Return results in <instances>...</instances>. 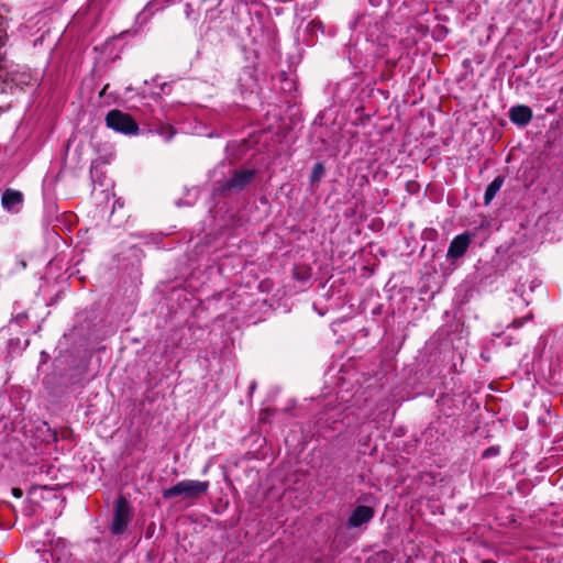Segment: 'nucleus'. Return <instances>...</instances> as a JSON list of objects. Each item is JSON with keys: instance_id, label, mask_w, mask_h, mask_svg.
Listing matches in <instances>:
<instances>
[{"instance_id": "1", "label": "nucleus", "mask_w": 563, "mask_h": 563, "mask_svg": "<svg viewBox=\"0 0 563 563\" xmlns=\"http://www.w3.org/2000/svg\"><path fill=\"white\" fill-rule=\"evenodd\" d=\"M209 489L208 481L184 479L176 485L166 488L162 492L164 499H170L176 496H181L187 499H198L205 495Z\"/></svg>"}, {"instance_id": "2", "label": "nucleus", "mask_w": 563, "mask_h": 563, "mask_svg": "<svg viewBox=\"0 0 563 563\" xmlns=\"http://www.w3.org/2000/svg\"><path fill=\"white\" fill-rule=\"evenodd\" d=\"M107 126L115 132L132 135L139 131V124L130 113L113 109L106 117Z\"/></svg>"}, {"instance_id": "3", "label": "nucleus", "mask_w": 563, "mask_h": 563, "mask_svg": "<svg viewBox=\"0 0 563 563\" xmlns=\"http://www.w3.org/2000/svg\"><path fill=\"white\" fill-rule=\"evenodd\" d=\"M132 519V508L129 500L120 495L115 501L113 520L111 525V532L113 534H121L125 531L129 522Z\"/></svg>"}, {"instance_id": "4", "label": "nucleus", "mask_w": 563, "mask_h": 563, "mask_svg": "<svg viewBox=\"0 0 563 563\" xmlns=\"http://www.w3.org/2000/svg\"><path fill=\"white\" fill-rule=\"evenodd\" d=\"M255 169H236L233 172L231 178L220 184L219 190L221 194L229 191H241L251 184V181L255 178Z\"/></svg>"}, {"instance_id": "5", "label": "nucleus", "mask_w": 563, "mask_h": 563, "mask_svg": "<svg viewBox=\"0 0 563 563\" xmlns=\"http://www.w3.org/2000/svg\"><path fill=\"white\" fill-rule=\"evenodd\" d=\"M472 242V234L470 233H462L453 238L451 241L446 257L449 260H459L465 255L467 252V249L470 247V244Z\"/></svg>"}, {"instance_id": "6", "label": "nucleus", "mask_w": 563, "mask_h": 563, "mask_svg": "<svg viewBox=\"0 0 563 563\" xmlns=\"http://www.w3.org/2000/svg\"><path fill=\"white\" fill-rule=\"evenodd\" d=\"M375 516V510L369 506H356L347 519L349 528H358L369 522Z\"/></svg>"}, {"instance_id": "7", "label": "nucleus", "mask_w": 563, "mask_h": 563, "mask_svg": "<svg viewBox=\"0 0 563 563\" xmlns=\"http://www.w3.org/2000/svg\"><path fill=\"white\" fill-rule=\"evenodd\" d=\"M532 110L530 107L526 104H517L510 108L509 110V119L512 123L526 126L532 120Z\"/></svg>"}, {"instance_id": "8", "label": "nucleus", "mask_w": 563, "mask_h": 563, "mask_svg": "<svg viewBox=\"0 0 563 563\" xmlns=\"http://www.w3.org/2000/svg\"><path fill=\"white\" fill-rule=\"evenodd\" d=\"M24 201V195L20 190L8 188L1 196L2 207L11 211L15 206L21 205Z\"/></svg>"}, {"instance_id": "9", "label": "nucleus", "mask_w": 563, "mask_h": 563, "mask_svg": "<svg viewBox=\"0 0 563 563\" xmlns=\"http://www.w3.org/2000/svg\"><path fill=\"white\" fill-rule=\"evenodd\" d=\"M505 177L504 176H497L486 188L484 194V205L488 206L492 200L495 198L497 192L500 190L501 186L504 185Z\"/></svg>"}, {"instance_id": "10", "label": "nucleus", "mask_w": 563, "mask_h": 563, "mask_svg": "<svg viewBox=\"0 0 563 563\" xmlns=\"http://www.w3.org/2000/svg\"><path fill=\"white\" fill-rule=\"evenodd\" d=\"M324 165L322 163H316L312 167L311 174H310V183L313 185L318 183L321 177L324 175Z\"/></svg>"}, {"instance_id": "11", "label": "nucleus", "mask_w": 563, "mask_h": 563, "mask_svg": "<svg viewBox=\"0 0 563 563\" xmlns=\"http://www.w3.org/2000/svg\"><path fill=\"white\" fill-rule=\"evenodd\" d=\"M9 35H8V25L0 20V52H5L4 48L8 45Z\"/></svg>"}, {"instance_id": "12", "label": "nucleus", "mask_w": 563, "mask_h": 563, "mask_svg": "<svg viewBox=\"0 0 563 563\" xmlns=\"http://www.w3.org/2000/svg\"><path fill=\"white\" fill-rule=\"evenodd\" d=\"M499 453H500V448L498 445H493L483 451L482 457L490 459V457L499 455Z\"/></svg>"}, {"instance_id": "13", "label": "nucleus", "mask_w": 563, "mask_h": 563, "mask_svg": "<svg viewBox=\"0 0 563 563\" xmlns=\"http://www.w3.org/2000/svg\"><path fill=\"white\" fill-rule=\"evenodd\" d=\"M529 319H532V314L528 316V317H525V318H517V319H514L512 322H511V327L514 329H518L520 327L523 325V323L529 320Z\"/></svg>"}, {"instance_id": "14", "label": "nucleus", "mask_w": 563, "mask_h": 563, "mask_svg": "<svg viewBox=\"0 0 563 563\" xmlns=\"http://www.w3.org/2000/svg\"><path fill=\"white\" fill-rule=\"evenodd\" d=\"M7 53L5 52H0V78L2 77V73L7 68Z\"/></svg>"}, {"instance_id": "15", "label": "nucleus", "mask_w": 563, "mask_h": 563, "mask_svg": "<svg viewBox=\"0 0 563 563\" xmlns=\"http://www.w3.org/2000/svg\"><path fill=\"white\" fill-rule=\"evenodd\" d=\"M11 494L15 497V498H21L23 496V492L21 488L19 487H13L11 489Z\"/></svg>"}, {"instance_id": "16", "label": "nucleus", "mask_w": 563, "mask_h": 563, "mask_svg": "<svg viewBox=\"0 0 563 563\" xmlns=\"http://www.w3.org/2000/svg\"><path fill=\"white\" fill-rule=\"evenodd\" d=\"M389 553L387 551H380L377 553V558L387 562L389 560Z\"/></svg>"}, {"instance_id": "17", "label": "nucleus", "mask_w": 563, "mask_h": 563, "mask_svg": "<svg viewBox=\"0 0 563 563\" xmlns=\"http://www.w3.org/2000/svg\"><path fill=\"white\" fill-rule=\"evenodd\" d=\"M164 130H167V132H168V134L166 136V140H170L174 136V134H175L174 129L172 126H167Z\"/></svg>"}, {"instance_id": "18", "label": "nucleus", "mask_w": 563, "mask_h": 563, "mask_svg": "<svg viewBox=\"0 0 563 563\" xmlns=\"http://www.w3.org/2000/svg\"><path fill=\"white\" fill-rule=\"evenodd\" d=\"M410 186H418L417 181H413V183H408V187L410 188Z\"/></svg>"}, {"instance_id": "19", "label": "nucleus", "mask_w": 563, "mask_h": 563, "mask_svg": "<svg viewBox=\"0 0 563 563\" xmlns=\"http://www.w3.org/2000/svg\"><path fill=\"white\" fill-rule=\"evenodd\" d=\"M106 90H107V87H103L102 91H100V95H103V91H106Z\"/></svg>"}, {"instance_id": "20", "label": "nucleus", "mask_w": 563, "mask_h": 563, "mask_svg": "<svg viewBox=\"0 0 563 563\" xmlns=\"http://www.w3.org/2000/svg\"><path fill=\"white\" fill-rule=\"evenodd\" d=\"M106 90H107V87H103L102 91H100V95H103V91H106Z\"/></svg>"}, {"instance_id": "21", "label": "nucleus", "mask_w": 563, "mask_h": 563, "mask_svg": "<svg viewBox=\"0 0 563 563\" xmlns=\"http://www.w3.org/2000/svg\"><path fill=\"white\" fill-rule=\"evenodd\" d=\"M106 90H107V87H103L102 91H100V95H103V91H106Z\"/></svg>"}, {"instance_id": "22", "label": "nucleus", "mask_w": 563, "mask_h": 563, "mask_svg": "<svg viewBox=\"0 0 563 563\" xmlns=\"http://www.w3.org/2000/svg\"><path fill=\"white\" fill-rule=\"evenodd\" d=\"M483 563H492V561H484Z\"/></svg>"}]
</instances>
